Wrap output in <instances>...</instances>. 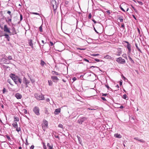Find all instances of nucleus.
I'll return each mask as SVG.
<instances>
[{"mask_svg": "<svg viewBox=\"0 0 149 149\" xmlns=\"http://www.w3.org/2000/svg\"><path fill=\"white\" fill-rule=\"evenodd\" d=\"M35 97L38 100H44L45 98L44 96V95L41 93L39 94L37 93H36L34 94Z\"/></svg>", "mask_w": 149, "mask_h": 149, "instance_id": "nucleus-1", "label": "nucleus"}, {"mask_svg": "<svg viewBox=\"0 0 149 149\" xmlns=\"http://www.w3.org/2000/svg\"><path fill=\"white\" fill-rule=\"evenodd\" d=\"M88 119V118L85 117H80L77 120V122L79 124L81 125L83 123L86 121Z\"/></svg>", "mask_w": 149, "mask_h": 149, "instance_id": "nucleus-2", "label": "nucleus"}, {"mask_svg": "<svg viewBox=\"0 0 149 149\" xmlns=\"http://www.w3.org/2000/svg\"><path fill=\"white\" fill-rule=\"evenodd\" d=\"M124 42L127 44V45L126 46L127 48L128 49L127 54L128 55H130L131 52V45L129 42L126 41H124Z\"/></svg>", "mask_w": 149, "mask_h": 149, "instance_id": "nucleus-3", "label": "nucleus"}, {"mask_svg": "<svg viewBox=\"0 0 149 149\" xmlns=\"http://www.w3.org/2000/svg\"><path fill=\"white\" fill-rule=\"evenodd\" d=\"M116 61L119 63L123 64L125 63V61L121 57H119L116 58Z\"/></svg>", "mask_w": 149, "mask_h": 149, "instance_id": "nucleus-4", "label": "nucleus"}, {"mask_svg": "<svg viewBox=\"0 0 149 149\" xmlns=\"http://www.w3.org/2000/svg\"><path fill=\"white\" fill-rule=\"evenodd\" d=\"M33 111L34 113L37 116L40 115V113L39 112L40 109L37 106L33 108Z\"/></svg>", "mask_w": 149, "mask_h": 149, "instance_id": "nucleus-5", "label": "nucleus"}, {"mask_svg": "<svg viewBox=\"0 0 149 149\" xmlns=\"http://www.w3.org/2000/svg\"><path fill=\"white\" fill-rule=\"evenodd\" d=\"M52 4L54 11L55 12V10H56L58 7V4L55 0H52Z\"/></svg>", "mask_w": 149, "mask_h": 149, "instance_id": "nucleus-6", "label": "nucleus"}, {"mask_svg": "<svg viewBox=\"0 0 149 149\" xmlns=\"http://www.w3.org/2000/svg\"><path fill=\"white\" fill-rule=\"evenodd\" d=\"M3 30L5 32L8 33L9 34L11 33V32L10 31L8 27L6 25H4Z\"/></svg>", "mask_w": 149, "mask_h": 149, "instance_id": "nucleus-7", "label": "nucleus"}, {"mask_svg": "<svg viewBox=\"0 0 149 149\" xmlns=\"http://www.w3.org/2000/svg\"><path fill=\"white\" fill-rule=\"evenodd\" d=\"M51 47L49 44H48L46 46V48H45L44 51L45 52H47L48 54H50V52L49 51Z\"/></svg>", "mask_w": 149, "mask_h": 149, "instance_id": "nucleus-8", "label": "nucleus"}, {"mask_svg": "<svg viewBox=\"0 0 149 149\" xmlns=\"http://www.w3.org/2000/svg\"><path fill=\"white\" fill-rule=\"evenodd\" d=\"M23 83L25 84L26 87H27L28 84H29L30 82L29 81L27 80L25 77H24L23 79Z\"/></svg>", "mask_w": 149, "mask_h": 149, "instance_id": "nucleus-9", "label": "nucleus"}, {"mask_svg": "<svg viewBox=\"0 0 149 149\" xmlns=\"http://www.w3.org/2000/svg\"><path fill=\"white\" fill-rule=\"evenodd\" d=\"M43 125H42V127L43 128L47 127L48 125V122L45 120H43Z\"/></svg>", "mask_w": 149, "mask_h": 149, "instance_id": "nucleus-10", "label": "nucleus"}, {"mask_svg": "<svg viewBox=\"0 0 149 149\" xmlns=\"http://www.w3.org/2000/svg\"><path fill=\"white\" fill-rule=\"evenodd\" d=\"M10 77L14 81L15 79H16V78H17L18 76H16L15 74L11 73L10 75Z\"/></svg>", "mask_w": 149, "mask_h": 149, "instance_id": "nucleus-11", "label": "nucleus"}, {"mask_svg": "<svg viewBox=\"0 0 149 149\" xmlns=\"http://www.w3.org/2000/svg\"><path fill=\"white\" fill-rule=\"evenodd\" d=\"M51 78L54 82L56 83L57 81L59 80L56 76H52L51 77Z\"/></svg>", "mask_w": 149, "mask_h": 149, "instance_id": "nucleus-12", "label": "nucleus"}, {"mask_svg": "<svg viewBox=\"0 0 149 149\" xmlns=\"http://www.w3.org/2000/svg\"><path fill=\"white\" fill-rule=\"evenodd\" d=\"M11 31H12V32H11V33H10V35H14L17 34L15 29L14 27H13L12 28Z\"/></svg>", "mask_w": 149, "mask_h": 149, "instance_id": "nucleus-13", "label": "nucleus"}, {"mask_svg": "<svg viewBox=\"0 0 149 149\" xmlns=\"http://www.w3.org/2000/svg\"><path fill=\"white\" fill-rule=\"evenodd\" d=\"M15 97L17 99H21L22 97V95L19 93H17L15 95Z\"/></svg>", "mask_w": 149, "mask_h": 149, "instance_id": "nucleus-14", "label": "nucleus"}, {"mask_svg": "<svg viewBox=\"0 0 149 149\" xmlns=\"http://www.w3.org/2000/svg\"><path fill=\"white\" fill-rule=\"evenodd\" d=\"M61 109L60 108L56 109L54 111V114L55 115H58L61 112Z\"/></svg>", "mask_w": 149, "mask_h": 149, "instance_id": "nucleus-15", "label": "nucleus"}, {"mask_svg": "<svg viewBox=\"0 0 149 149\" xmlns=\"http://www.w3.org/2000/svg\"><path fill=\"white\" fill-rule=\"evenodd\" d=\"M3 36H5V38L8 41H9L10 40V37L9 36V35L6 33H5L4 34Z\"/></svg>", "mask_w": 149, "mask_h": 149, "instance_id": "nucleus-16", "label": "nucleus"}, {"mask_svg": "<svg viewBox=\"0 0 149 149\" xmlns=\"http://www.w3.org/2000/svg\"><path fill=\"white\" fill-rule=\"evenodd\" d=\"M77 137L78 139L79 143L81 146H83V144L82 143V140L81 137L77 135Z\"/></svg>", "mask_w": 149, "mask_h": 149, "instance_id": "nucleus-17", "label": "nucleus"}, {"mask_svg": "<svg viewBox=\"0 0 149 149\" xmlns=\"http://www.w3.org/2000/svg\"><path fill=\"white\" fill-rule=\"evenodd\" d=\"M104 58L105 59H111L112 60H113L114 59V58L113 57H111V56L108 55H107L106 56H105L104 57Z\"/></svg>", "mask_w": 149, "mask_h": 149, "instance_id": "nucleus-18", "label": "nucleus"}, {"mask_svg": "<svg viewBox=\"0 0 149 149\" xmlns=\"http://www.w3.org/2000/svg\"><path fill=\"white\" fill-rule=\"evenodd\" d=\"M114 136L116 137L119 139H120L122 138V136L120 134L118 133L115 134L114 135Z\"/></svg>", "mask_w": 149, "mask_h": 149, "instance_id": "nucleus-19", "label": "nucleus"}, {"mask_svg": "<svg viewBox=\"0 0 149 149\" xmlns=\"http://www.w3.org/2000/svg\"><path fill=\"white\" fill-rule=\"evenodd\" d=\"M128 57L129 59V60L130 61L131 63L133 64L134 63V61L130 57V55H128Z\"/></svg>", "mask_w": 149, "mask_h": 149, "instance_id": "nucleus-20", "label": "nucleus"}, {"mask_svg": "<svg viewBox=\"0 0 149 149\" xmlns=\"http://www.w3.org/2000/svg\"><path fill=\"white\" fill-rule=\"evenodd\" d=\"M52 73L53 75H60V74L58 72L54 71H53L52 72Z\"/></svg>", "mask_w": 149, "mask_h": 149, "instance_id": "nucleus-21", "label": "nucleus"}, {"mask_svg": "<svg viewBox=\"0 0 149 149\" xmlns=\"http://www.w3.org/2000/svg\"><path fill=\"white\" fill-rule=\"evenodd\" d=\"M32 40H29V46H31V47L32 48H33V43H32Z\"/></svg>", "mask_w": 149, "mask_h": 149, "instance_id": "nucleus-22", "label": "nucleus"}, {"mask_svg": "<svg viewBox=\"0 0 149 149\" xmlns=\"http://www.w3.org/2000/svg\"><path fill=\"white\" fill-rule=\"evenodd\" d=\"M47 146L49 148V149H53V145L52 144L51 145L50 144L48 143L47 144Z\"/></svg>", "mask_w": 149, "mask_h": 149, "instance_id": "nucleus-23", "label": "nucleus"}, {"mask_svg": "<svg viewBox=\"0 0 149 149\" xmlns=\"http://www.w3.org/2000/svg\"><path fill=\"white\" fill-rule=\"evenodd\" d=\"M5 19H6V18H5ZM7 19H8V20H7L6 19V21L7 23H10L11 22V21H12L11 18H10L9 17H8Z\"/></svg>", "mask_w": 149, "mask_h": 149, "instance_id": "nucleus-24", "label": "nucleus"}, {"mask_svg": "<svg viewBox=\"0 0 149 149\" xmlns=\"http://www.w3.org/2000/svg\"><path fill=\"white\" fill-rule=\"evenodd\" d=\"M118 19L120 20V22H122L123 21V17L122 16H120L118 18Z\"/></svg>", "mask_w": 149, "mask_h": 149, "instance_id": "nucleus-25", "label": "nucleus"}, {"mask_svg": "<svg viewBox=\"0 0 149 149\" xmlns=\"http://www.w3.org/2000/svg\"><path fill=\"white\" fill-rule=\"evenodd\" d=\"M135 46L136 48L141 53H142V52L141 51V50H140V49L139 48L137 44L136 43H135Z\"/></svg>", "mask_w": 149, "mask_h": 149, "instance_id": "nucleus-26", "label": "nucleus"}, {"mask_svg": "<svg viewBox=\"0 0 149 149\" xmlns=\"http://www.w3.org/2000/svg\"><path fill=\"white\" fill-rule=\"evenodd\" d=\"M18 86H19V84H21L22 83V79L20 78L19 77V78L18 79Z\"/></svg>", "mask_w": 149, "mask_h": 149, "instance_id": "nucleus-27", "label": "nucleus"}, {"mask_svg": "<svg viewBox=\"0 0 149 149\" xmlns=\"http://www.w3.org/2000/svg\"><path fill=\"white\" fill-rule=\"evenodd\" d=\"M12 125L15 128H17L18 126L16 122H15V123H13Z\"/></svg>", "mask_w": 149, "mask_h": 149, "instance_id": "nucleus-28", "label": "nucleus"}, {"mask_svg": "<svg viewBox=\"0 0 149 149\" xmlns=\"http://www.w3.org/2000/svg\"><path fill=\"white\" fill-rule=\"evenodd\" d=\"M122 54V51H119L117 52L116 55L117 56H120Z\"/></svg>", "mask_w": 149, "mask_h": 149, "instance_id": "nucleus-29", "label": "nucleus"}, {"mask_svg": "<svg viewBox=\"0 0 149 149\" xmlns=\"http://www.w3.org/2000/svg\"><path fill=\"white\" fill-rule=\"evenodd\" d=\"M45 114L48 115L49 114V113L48 112L47 108H45Z\"/></svg>", "mask_w": 149, "mask_h": 149, "instance_id": "nucleus-30", "label": "nucleus"}, {"mask_svg": "<svg viewBox=\"0 0 149 149\" xmlns=\"http://www.w3.org/2000/svg\"><path fill=\"white\" fill-rule=\"evenodd\" d=\"M48 83L49 86H52L53 84V82L51 80H48Z\"/></svg>", "mask_w": 149, "mask_h": 149, "instance_id": "nucleus-31", "label": "nucleus"}, {"mask_svg": "<svg viewBox=\"0 0 149 149\" xmlns=\"http://www.w3.org/2000/svg\"><path fill=\"white\" fill-rule=\"evenodd\" d=\"M123 98L126 100H127L128 99V97H127V95L125 94L123 95Z\"/></svg>", "mask_w": 149, "mask_h": 149, "instance_id": "nucleus-32", "label": "nucleus"}, {"mask_svg": "<svg viewBox=\"0 0 149 149\" xmlns=\"http://www.w3.org/2000/svg\"><path fill=\"white\" fill-rule=\"evenodd\" d=\"M83 60L84 61L87 62L88 63H91L92 62L91 61H89V60H88V59L86 58H84L83 59Z\"/></svg>", "mask_w": 149, "mask_h": 149, "instance_id": "nucleus-33", "label": "nucleus"}, {"mask_svg": "<svg viewBox=\"0 0 149 149\" xmlns=\"http://www.w3.org/2000/svg\"><path fill=\"white\" fill-rule=\"evenodd\" d=\"M19 78V77H17V78H16V79H15V80H14V81L15 83L18 86V79Z\"/></svg>", "mask_w": 149, "mask_h": 149, "instance_id": "nucleus-34", "label": "nucleus"}, {"mask_svg": "<svg viewBox=\"0 0 149 149\" xmlns=\"http://www.w3.org/2000/svg\"><path fill=\"white\" fill-rule=\"evenodd\" d=\"M19 121V118L17 117H14V121L15 122H16V121Z\"/></svg>", "mask_w": 149, "mask_h": 149, "instance_id": "nucleus-35", "label": "nucleus"}, {"mask_svg": "<svg viewBox=\"0 0 149 149\" xmlns=\"http://www.w3.org/2000/svg\"><path fill=\"white\" fill-rule=\"evenodd\" d=\"M45 64V63L44 62V61H43L42 60H41V62H40L41 65L42 66H43Z\"/></svg>", "mask_w": 149, "mask_h": 149, "instance_id": "nucleus-36", "label": "nucleus"}, {"mask_svg": "<svg viewBox=\"0 0 149 149\" xmlns=\"http://www.w3.org/2000/svg\"><path fill=\"white\" fill-rule=\"evenodd\" d=\"M39 31L40 32H43L42 25L39 27Z\"/></svg>", "mask_w": 149, "mask_h": 149, "instance_id": "nucleus-37", "label": "nucleus"}, {"mask_svg": "<svg viewBox=\"0 0 149 149\" xmlns=\"http://www.w3.org/2000/svg\"><path fill=\"white\" fill-rule=\"evenodd\" d=\"M121 77H122V78H123V80H124V81H125L126 80H128L123 75V74H122Z\"/></svg>", "mask_w": 149, "mask_h": 149, "instance_id": "nucleus-38", "label": "nucleus"}, {"mask_svg": "<svg viewBox=\"0 0 149 149\" xmlns=\"http://www.w3.org/2000/svg\"><path fill=\"white\" fill-rule=\"evenodd\" d=\"M93 59L97 62H99L102 61V60H100L99 59H97L95 58H93Z\"/></svg>", "mask_w": 149, "mask_h": 149, "instance_id": "nucleus-39", "label": "nucleus"}, {"mask_svg": "<svg viewBox=\"0 0 149 149\" xmlns=\"http://www.w3.org/2000/svg\"><path fill=\"white\" fill-rule=\"evenodd\" d=\"M16 128V131H17L18 132H19V131H21V128L20 127H19L18 128L17 126V127L16 128Z\"/></svg>", "mask_w": 149, "mask_h": 149, "instance_id": "nucleus-40", "label": "nucleus"}, {"mask_svg": "<svg viewBox=\"0 0 149 149\" xmlns=\"http://www.w3.org/2000/svg\"><path fill=\"white\" fill-rule=\"evenodd\" d=\"M7 82L9 83V84L13 86V85L11 83V81L10 79H8L7 81Z\"/></svg>", "mask_w": 149, "mask_h": 149, "instance_id": "nucleus-41", "label": "nucleus"}, {"mask_svg": "<svg viewBox=\"0 0 149 149\" xmlns=\"http://www.w3.org/2000/svg\"><path fill=\"white\" fill-rule=\"evenodd\" d=\"M30 13L31 14H34V15H40V14L38 13H35V12H31Z\"/></svg>", "mask_w": 149, "mask_h": 149, "instance_id": "nucleus-42", "label": "nucleus"}, {"mask_svg": "<svg viewBox=\"0 0 149 149\" xmlns=\"http://www.w3.org/2000/svg\"><path fill=\"white\" fill-rule=\"evenodd\" d=\"M98 68L100 71H102V70H101L98 67H97V66H91L90 68Z\"/></svg>", "mask_w": 149, "mask_h": 149, "instance_id": "nucleus-43", "label": "nucleus"}, {"mask_svg": "<svg viewBox=\"0 0 149 149\" xmlns=\"http://www.w3.org/2000/svg\"><path fill=\"white\" fill-rule=\"evenodd\" d=\"M6 138H7L8 141H10L11 140L9 136L8 135H6Z\"/></svg>", "mask_w": 149, "mask_h": 149, "instance_id": "nucleus-44", "label": "nucleus"}, {"mask_svg": "<svg viewBox=\"0 0 149 149\" xmlns=\"http://www.w3.org/2000/svg\"><path fill=\"white\" fill-rule=\"evenodd\" d=\"M131 6L132 8L133 9V10H134V11H135V12H136V13H137V10L135 8H134V7L132 6Z\"/></svg>", "mask_w": 149, "mask_h": 149, "instance_id": "nucleus-45", "label": "nucleus"}, {"mask_svg": "<svg viewBox=\"0 0 149 149\" xmlns=\"http://www.w3.org/2000/svg\"><path fill=\"white\" fill-rule=\"evenodd\" d=\"M119 7L120 8V9L122 10L124 12H125V10L121 7V5H120V6H119Z\"/></svg>", "mask_w": 149, "mask_h": 149, "instance_id": "nucleus-46", "label": "nucleus"}, {"mask_svg": "<svg viewBox=\"0 0 149 149\" xmlns=\"http://www.w3.org/2000/svg\"><path fill=\"white\" fill-rule=\"evenodd\" d=\"M3 93L4 94L6 92H7L6 89L5 88H4L3 90Z\"/></svg>", "mask_w": 149, "mask_h": 149, "instance_id": "nucleus-47", "label": "nucleus"}, {"mask_svg": "<svg viewBox=\"0 0 149 149\" xmlns=\"http://www.w3.org/2000/svg\"><path fill=\"white\" fill-rule=\"evenodd\" d=\"M58 127L63 129V126L62 124H60L58 125Z\"/></svg>", "mask_w": 149, "mask_h": 149, "instance_id": "nucleus-48", "label": "nucleus"}, {"mask_svg": "<svg viewBox=\"0 0 149 149\" xmlns=\"http://www.w3.org/2000/svg\"><path fill=\"white\" fill-rule=\"evenodd\" d=\"M93 25V29H94V30L95 31V32L96 33H97V34H98L99 33L97 31L96 29L94 27V25Z\"/></svg>", "mask_w": 149, "mask_h": 149, "instance_id": "nucleus-49", "label": "nucleus"}, {"mask_svg": "<svg viewBox=\"0 0 149 149\" xmlns=\"http://www.w3.org/2000/svg\"><path fill=\"white\" fill-rule=\"evenodd\" d=\"M91 56H98L99 55V54H93L91 55Z\"/></svg>", "mask_w": 149, "mask_h": 149, "instance_id": "nucleus-50", "label": "nucleus"}, {"mask_svg": "<svg viewBox=\"0 0 149 149\" xmlns=\"http://www.w3.org/2000/svg\"><path fill=\"white\" fill-rule=\"evenodd\" d=\"M77 49L81 50H85L86 49V48H77Z\"/></svg>", "mask_w": 149, "mask_h": 149, "instance_id": "nucleus-51", "label": "nucleus"}, {"mask_svg": "<svg viewBox=\"0 0 149 149\" xmlns=\"http://www.w3.org/2000/svg\"><path fill=\"white\" fill-rule=\"evenodd\" d=\"M101 98L104 101H107L106 99H105V98L104 97H101Z\"/></svg>", "mask_w": 149, "mask_h": 149, "instance_id": "nucleus-52", "label": "nucleus"}, {"mask_svg": "<svg viewBox=\"0 0 149 149\" xmlns=\"http://www.w3.org/2000/svg\"><path fill=\"white\" fill-rule=\"evenodd\" d=\"M122 56L123 57H124L125 58H127V55L126 54H124L122 55Z\"/></svg>", "mask_w": 149, "mask_h": 149, "instance_id": "nucleus-53", "label": "nucleus"}, {"mask_svg": "<svg viewBox=\"0 0 149 149\" xmlns=\"http://www.w3.org/2000/svg\"><path fill=\"white\" fill-rule=\"evenodd\" d=\"M20 21H21L23 19V16L22 14H20Z\"/></svg>", "mask_w": 149, "mask_h": 149, "instance_id": "nucleus-54", "label": "nucleus"}, {"mask_svg": "<svg viewBox=\"0 0 149 149\" xmlns=\"http://www.w3.org/2000/svg\"><path fill=\"white\" fill-rule=\"evenodd\" d=\"M105 86L108 89V90L111 89V88L109 87L108 84H105Z\"/></svg>", "mask_w": 149, "mask_h": 149, "instance_id": "nucleus-55", "label": "nucleus"}, {"mask_svg": "<svg viewBox=\"0 0 149 149\" xmlns=\"http://www.w3.org/2000/svg\"><path fill=\"white\" fill-rule=\"evenodd\" d=\"M91 17H92V15L91 13H90L88 15V18L89 19H90L91 18Z\"/></svg>", "mask_w": 149, "mask_h": 149, "instance_id": "nucleus-56", "label": "nucleus"}, {"mask_svg": "<svg viewBox=\"0 0 149 149\" xmlns=\"http://www.w3.org/2000/svg\"><path fill=\"white\" fill-rule=\"evenodd\" d=\"M23 111L25 114H26L27 113V111L26 109H24L23 110Z\"/></svg>", "mask_w": 149, "mask_h": 149, "instance_id": "nucleus-57", "label": "nucleus"}, {"mask_svg": "<svg viewBox=\"0 0 149 149\" xmlns=\"http://www.w3.org/2000/svg\"><path fill=\"white\" fill-rule=\"evenodd\" d=\"M138 3L140 5H142L143 4V3L141 1H137Z\"/></svg>", "mask_w": 149, "mask_h": 149, "instance_id": "nucleus-58", "label": "nucleus"}, {"mask_svg": "<svg viewBox=\"0 0 149 149\" xmlns=\"http://www.w3.org/2000/svg\"><path fill=\"white\" fill-rule=\"evenodd\" d=\"M139 141L141 143H144L145 142V141H144L143 140L140 139H139Z\"/></svg>", "mask_w": 149, "mask_h": 149, "instance_id": "nucleus-59", "label": "nucleus"}, {"mask_svg": "<svg viewBox=\"0 0 149 149\" xmlns=\"http://www.w3.org/2000/svg\"><path fill=\"white\" fill-rule=\"evenodd\" d=\"M43 148L44 149H47L46 146L45 145V143H43Z\"/></svg>", "mask_w": 149, "mask_h": 149, "instance_id": "nucleus-60", "label": "nucleus"}, {"mask_svg": "<svg viewBox=\"0 0 149 149\" xmlns=\"http://www.w3.org/2000/svg\"><path fill=\"white\" fill-rule=\"evenodd\" d=\"M50 46H52L54 45V43L53 42L51 41L50 42Z\"/></svg>", "mask_w": 149, "mask_h": 149, "instance_id": "nucleus-61", "label": "nucleus"}, {"mask_svg": "<svg viewBox=\"0 0 149 149\" xmlns=\"http://www.w3.org/2000/svg\"><path fill=\"white\" fill-rule=\"evenodd\" d=\"M54 136L56 138H58V139H60V137L58 135H55Z\"/></svg>", "mask_w": 149, "mask_h": 149, "instance_id": "nucleus-62", "label": "nucleus"}, {"mask_svg": "<svg viewBox=\"0 0 149 149\" xmlns=\"http://www.w3.org/2000/svg\"><path fill=\"white\" fill-rule=\"evenodd\" d=\"M7 58L9 60H11L12 59V57L11 56H8L7 57Z\"/></svg>", "mask_w": 149, "mask_h": 149, "instance_id": "nucleus-63", "label": "nucleus"}, {"mask_svg": "<svg viewBox=\"0 0 149 149\" xmlns=\"http://www.w3.org/2000/svg\"><path fill=\"white\" fill-rule=\"evenodd\" d=\"M72 79L73 80V81H74L77 80V78L74 77L72 78Z\"/></svg>", "mask_w": 149, "mask_h": 149, "instance_id": "nucleus-64", "label": "nucleus"}]
</instances>
